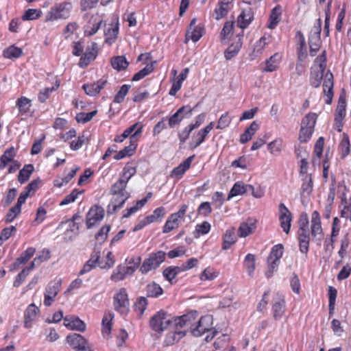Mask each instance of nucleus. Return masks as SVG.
<instances>
[{"instance_id": "34", "label": "nucleus", "mask_w": 351, "mask_h": 351, "mask_svg": "<svg viewBox=\"0 0 351 351\" xmlns=\"http://www.w3.org/2000/svg\"><path fill=\"white\" fill-rule=\"evenodd\" d=\"M114 318V315L111 313H106L104 315L101 321L102 330L101 333L104 337L110 338L112 327V319Z\"/></svg>"}, {"instance_id": "13", "label": "nucleus", "mask_w": 351, "mask_h": 351, "mask_svg": "<svg viewBox=\"0 0 351 351\" xmlns=\"http://www.w3.org/2000/svg\"><path fill=\"white\" fill-rule=\"evenodd\" d=\"M213 329V318L210 315L201 317L195 326L191 328V334L194 337H200L203 334L210 332Z\"/></svg>"}, {"instance_id": "29", "label": "nucleus", "mask_w": 351, "mask_h": 351, "mask_svg": "<svg viewBox=\"0 0 351 351\" xmlns=\"http://www.w3.org/2000/svg\"><path fill=\"white\" fill-rule=\"evenodd\" d=\"M195 155H192L182 162L178 167H175L171 172V177L177 179L182 178L185 172L191 167Z\"/></svg>"}, {"instance_id": "28", "label": "nucleus", "mask_w": 351, "mask_h": 351, "mask_svg": "<svg viewBox=\"0 0 351 351\" xmlns=\"http://www.w3.org/2000/svg\"><path fill=\"white\" fill-rule=\"evenodd\" d=\"M64 325L69 330L80 332L86 330V324L75 315H66L64 317Z\"/></svg>"}, {"instance_id": "62", "label": "nucleus", "mask_w": 351, "mask_h": 351, "mask_svg": "<svg viewBox=\"0 0 351 351\" xmlns=\"http://www.w3.org/2000/svg\"><path fill=\"white\" fill-rule=\"evenodd\" d=\"M136 173V167L133 166L131 163H127L123 169L122 174L120 178L125 180L128 183L129 180Z\"/></svg>"}, {"instance_id": "10", "label": "nucleus", "mask_w": 351, "mask_h": 351, "mask_svg": "<svg viewBox=\"0 0 351 351\" xmlns=\"http://www.w3.org/2000/svg\"><path fill=\"white\" fill-rule=\"evenodd\" d=\"M141 258L133 266L118 265L112 272L110 280L114 282L123 280L128 275H132L138 268Z\"/></svg>"}, {"instance_id": "61", "label": "nucleus", "mask_w": 351, "mask_h": 351, "mask_svg": "<svg viewBox=\"0 0 351 351\" xmlns=\"http://www.w3.org/2000/svg\"><path fill=\"white\" fill-rule=\"evenodd\" d=\"M269 36H262L256 43L254 46V53H256V56L261 55L264 51V49L268 46L269 44Z\"/></svg>"}, {"instance_id": "57", "label": "nucleus", "mask_w": 351, "mask_h": 351, "mask_svg": "<svg viewBox=\"0 0 351 351\" xmlns=\"http://www.w3.org/2000/svg\"><path fill=\"white\" fill-rule=\"evenodd\" d=\"M246 192L245 186L244 184L241 182H237L234 184L233 186L230 189V192L228 193V197L226 200L229 201L232 197L243 195Z\"/></svg>"}, {"instance_id": "63", "label": "nucleus", "mask_w": 351, "mask_h": 351, "mask_svg": "<svg viewBox=\"0 0 351 351\" xmlns=\"http://www.w3.org/2000/svg\"><path fill=\"white\" fill-rule=\"evenodd\" d=\"M154 66L153 62L147 64V65L143 69H142L141 70H140L138 72H137L136 73H135L133 75L132 80V81H138V80L144 78L145 76L148 75L149 74H150L154 71Z\"/></svg>"}, {"instance_id": "52", "label": "nucleus", "mask_w": 351, "mask_h": 351, "mask_svg": "<svg viewBox=\"0 0 351 351\" xmlns=\"http://www.w3.org/2000/svg\"><path fill=\"white\" fill-rule=\"evenodd\" d=\"M166 215L165 208L160 206L154 210L152 213L146 216L149 223L160 222Z\"/></svg>"}, {"instance_id": "42", "label": "nucleus", "mask_w": 351, "mask_h": 351, "mask_svg": "<svg viewBox=\"0 0 351 351\" xmlns=\"http://www.w3.org/2000/svg\"><path fill=\"white\" fill-rule=\"evenodd\" d=\"M308 45L310 55L313 57L319 51L321 47V37L318 34H310L308 36Z\"/></svg>"}, {"instance_id": "55", "label": "nucleus", "mask_w": 351, "mask_h": 351, "mask_svg": "<svg viewBox=\"0 0 351 351\" xmlns=\"http://www.w3.org/2000/svg\"><path fill=\"white\" fill-rule=\"evenodd\" d=\"M111 65L113 69L119 71L126 69L129 65V62L125 56H118L112 58Z\"/></svg>"}, {"instance_id": "2", "label": "nucleus", "mask_w": 351, "mask_h": 351, "mask_svg": "<svg viewBox=\"0 0 351 351\" xmlns=\"http://www.w3.org/2000/svg\"><path fill=\"white\" fill-rule=\"evenodd\" d=\"M317 117L316 113L311 112L302 119L298 134L300 143H306L311 140L315 131Z\"/></svg>"}, {"instance_id": "24", "label": "nucleus", "mask_w": 351, "mask_h": 351, "mask_svg": "<svg viewBox=\"0 0 351 351\" xmlns=\"http://www.w3.org/2000/svg\"><path fill=\"white\" fill-rule=\"evenodd\" d=\"M108 81L105 79H99L97 82L86 83L83 84L82 89L85 93L90 97L98 95L101 90L106 86Z\"/></svg>"}, {"instance_id": "26", "label": "nucleus", "mask_w": 351, "mask_h": 351, "mask_svg": "<svg viewBox=\"0 0 351 351\" xmlns=\"http://www.w3.org/2000/svg\"><path fill=\"white\" fill-rule=\"evenodd\" d=\"M130 197V194L112 195L110 202L107 207L108 214H113L121 209Z\"/></svg>"}, {"instance_id": "40", "label": "nucleus", "mask_w": 351, "mask_h": 351, "mask_svg": "<svg viewBox=\"0 0 351 351\" xmlns=\"http://www.w3.org/2000/svg\"><path fill=\"white\" fill-rule=\"evenodd\" d=\"M228 1L219 0L217 7L214 10V17L216 20H220L225 17L229 12Z\"/></svg>"}, {"instance_id": "30", "label": "nucleus", "mask_w": 351, "mask_h": 351, "mask_svg": "<svg viewBox=\"0 0 351 351\" xmlns=\"http://www.w3.org/2000/svg\"><path fill=\"white\" fill-rule=\"evenodd\" d=\"M282 60V54L279 52L275 53L274 55L265 60V66L263 69V71L274 72L277 71L280 67Z\"/></svg>"}, {"instance_id": "16", "label": "nucleus", "mask_w": 351, "mask_h": 351, "mask_svg": "<svg viewBox=\"0 0 351 351\" xmlns=\"http://www.w3.org/2000/svg\"><path fill=\"white\" fill-rule=\"evenodd\" d=\"M103 23L104 19L102 15L98 13L93 14L84 26L85 36H92L95 34Z\"/></svg>"}, {"instance_id": "15", "label": "nucleus", "mask_w": 351, "mask_h": 351, "mask_svg": "<svg viewBox=\"0 0 351 351\" xmlns=\"http://www.w3.org/2000/svg\"><path fill=\"white\" fill-rule=\"evenodd\" d=\"M279 221L280 227L286 234L290 232L292 215L284 203H280L278 206Z\"/></svg>"}, {"instance_id": "46", "label": "nucleus", "mask_w": 351, "mask_h": 351, "mask_svg": "<svg viewBox=\"0 0 351 351\" xmlns=\"http://www.w3.org/2000/svg\"><path fill=\"white\" fill-rule=\"evenodd\" d=\"M239 40L230 45L228 49L225 51L224 56L226 60H230L234 56H236L239 52L241 46H242V37L243 36V33L242 35H239Z\"/></svg>"}, {"instance_id": "22", "label": "nucleus", "mask_w": 351, "mask_h": 351, "mask_svg": "<svg viewBox=\"0 0 351 351\" xmlns=\"http://www.w3.org/2000/svg\"><path fill=\"white\" fill-rule=\"evenodd\" d=\"M257 220L253 217H248L245 221L241 223L238 228V235L241 238L246 237L253 234L256 229Z\"/></svg>"}, {"instance_id": "60", "label": "nucleus", "mask_w": 351, "mask_h": 351, "mask_svg": "<svg viewBox=\"0 0 351 351\" xmlns=\"http://www.w3.org/2000/svg\"><path fill=\"white\" fill-rule=\"evenodd\" d=\"M23 54V51L21 48L14 45L5 49L3 51V56L5 58L12 59L18 58Z\"/></svg>"}, {"instance_id": "54", "label": "nucleus", "mask_w": 351, "mask_h": 351, "mask_svg": "<svg viewBox=\"0 0 351 351\" xmlns=\"http://www.w3.org/2000/svg\"><path fill=\"white\" fill-rule=\"evenodd\" d=\"M182 271L180 267L179 266H169L165 268L162 271L164 278L172 283L173 280Z\"/></svg>"}, {"instance_id": "4", "label": "nucleus", "mask_w": 351, "mask_h": 351, "mask_svg": "<svg viewBox=\"0 0 351 351\" xmlns=\"http://www.w3.org/2000/svg\"><path fill=\"white\" fill-rule=\"evenodd\" d=\"M166 256L167 254L162 250L151 253L148 258L143 261L139 271L141 274H146L151 271L156 270L165 262Z\"/></svg>"}, {"instance_id": "59", "label": "nucleus", "mask_w": 351, "mask_h": 351, "mask_svg": "<svg viewBox=\"0 0 351 351\" xmlns=\"http://www.w3.org/2000/svg\"><path fill=\"white\" fill-rule=\"evenodd\" d=\"M211 230V225L207 221H204L201 223H198L195 226L194 231V237L198 238L200 236L209 233Z\"/></svg>"}, {"instance_id": "25", "label": "nucleus", "mask_w": 351, "mask_h": 351, "mask_svg": "<svg viewBox=\"0 0 351 351\" xmlns=\"http://www.w3.org/2000/svg\"><path fill=\"white\" fill-rule=\"evenodd\" d=\"M169 331L165 335L164 344L167 346L174 345L180 341L186 335V330H178L171 326Z\"/></svg>"}, {"instance_id": "12", "label": "nucleus", "mask_w": 351, "mask_h": 351, "mask_svg": "<svg viewBox=\"0 0 351 351\" xmlns=\"http://www.w3.org/2000/svg\"><path fill=\"white\" fill-rule=\"evenodd\" d=\"M71 4L68 2H63L54 8H52L48 12L47 21H53L59 19H66L69 16Z\"/></svg>"}, {"instance_id": "3", "label": "nucleus", "mask_w": 351, "mask_h": 351, "mask_svg": "<svg viewBox=\"0 0 351 351\" xmlns=\"http://www.w3.org/2000/svg\"><path fill=\"white\" fill-rule=\"evenodd\" d=\"M284 250L283 245L280 243L276 244L271 247L267 258V268L265 271V276L267 278H270L274 272L278 270L280 261L284 253Z\"/></svg>"}, {"instance_id": "11", "label": "nucleus", "mask_w": 351, "mask_h": 351, "mask_svg": "<svg viewBox=\"0 0 351 351\" xmlns=\"http://www.w3.org/2000/svg\"><path fill=\"white\" fill-rule=\"evenodd\" d=\"M197 19L193 18L189 24L188 29L185 35V43H186L189 40L193 42H197L205 34L204 25L202 23L196 25Z\"/></svg>"}, {"instance_id": "47", "label": "nucleus", "mask_w": 351, "mask_h": 351, "mask_svg": "<svg viewBox=\"0 0 351 351\" xmlns=\"http://www.w3.org/2000/svg\"><path fill=\"white\" fill-rule=\"evenodd\" d=\"M302 184L301 186V195L309 196L313 189L312 175H304L302 178Z\"/></svg>"}, {"instance_id": "49", "label": "nucleus", "mask_w": 351, "mask_h": 351, "mask_svg": "<svg viewBox=\"0 0 351 351\" xmlns=\"http://www.w3.org/2000/svg\"><path fill=\"white\" fill-rule=\"evenodd\" d=\"M208 134L202 129H200L197 132L194 133L192 136L191 141L189 143L191 149H194L198 147L204 142Z\"/></svg>"}, {"instance_id": "48", "label": "nucleus", "mask_w": 351, "mask_h": 351, "mask_svg": "<svg viewBox=\"0 0 351 351\" xmlns=\"http://www.w3.org/2000/svg\"><path fill=\"white\" fill-rule=\"evenodd\" d=\"M237 241L234 230L233 228L226 230L223 237L222 243V249L228 250Z\"/></svg>"}, {"instance_id": "23", "label": "nucleus", "mask_w": 351, "mask_h": 351, "mask_svg": "<svg viewBox=\"0 0 351 351\" xmlns=\"http://www.w3.org/2000/svg\"><path fill=\"white\" fill-rule=\"evenodd\" d=\"M254 19V14L252 8L250 7L243 8L237 16V27L242 29H246L253 21Z\"/></svg>"}, {"instance_id": "56", "label": "nucleus", "mask_w": 351, "mask_h": 351, "mask_svg": "<svg viewBox=\"0 0 351 351\" xmlns=\"http://www.w3.org/2000/svg\"><path fill=\"white\" fill-rule=\"evenodd\" d=\"M34 170L33 165H25L22 169L19 171L18 175V181L21 184L26 182L30 178L31 174Z\"/></svg>"}, {"instance_id": "64", "label": "nucleus", "mask_w": 351, "mask_h": 351, "mask_svg": "<svg viewBox=\"0 0 351 351\" xmlns=\"http://www.w3.org/2000/svg\"><path fill=\"white\" fill-rule=\"evenodd\" d=\"M218 275L219 273L214 268L208 267L199 274V279L202 281L213 280Z\"/></svg>"}, {"instance_id": "44", "label": "nucleus", "mask_w": 351, "mask_h": 351, "mask_svg": "<svg viewBox=\"0 0 351 351\" xmlns=\"http://www.w3.org/2000/svg\"><path fill=\"white\" fill-rule=\"evenodd\" d=\"M284 148V141L282 138H276L267 144V149L273 156H279Z\"/></svg>"}, {"instance_id": "33", "label": "nucleus", "mask_w": 351, "mask_h": 351, "mask_svg": "<svg viewBox=\"0 0 351 351\" xmlns=\"http://www.w3.org/2000/svg\"><path fill=\"white\" fill-rule=\"evenodd\" d=\"M189 73V69L185 68L182 69L179 75L173 80L171 88L169 90L170 95H176V94L181 89L182 83L186 79Z\"/></svg>"}, {"instance_id": "27", "label": "nucleus", "mask_w": 351, "mask_h": 351, "mask_svg": "<svg viewBox=\"0 0 351 351\" xmlns=\"http://www.w3.org/2000/svg\"><path fill=\"white\" fill-rule=\"evenodd\" d=\"M39 308L34 304H29L24 313V326L31 328L38 319Z\"/></svg>"}, {"instance_id": "37", "label": "nucleus", "mask_w": 351, "mask_h": 351, "mask_svg": "<svg viewBox=\"0 0 351 351\" xmlns=\"http://www.w3.org/2000/svg\"><path fill=\"white\" fill-rule=\"evenodd\" d=\"M59 86L60 80L58 77L51 73L47 74V77H45V99L48 97L50 93L58 89Z\"/></svg>"}, {"instance_id": "58", "label": "nucleus", "mask_w": 351, "mask_h": 351, "mask_svg": "<svg viewBox=\"0 0 351 351\" xmlns=\"http://www.w3.org/2000/svg\"><path fill=\"white\" fill-rule=\"evenodd\" d=\"M243 266L249 276H252L256 267L255 256L252 254H247L243 261Z\"/></svg>"}, {"instance_id": "7", "label": "nucleus", "mask_w": 351, "mask_h": 351, "mask_svg": "<svg viewBox=\"0 0 351 351\" xmlns=\"http://www.w3.org/2000/svg\"><path fill=\"white\" fill-rule=\"evenodd\" d=\"M171 320L164 310L156 313L149 320V326L158 333H162L169 326H171Z\"/></svg>"}, {"instance_id": "53", "label": "nucleus", "mask_w": 351, "mask_h": 351, "mask_svg": "<svg viewBox=\"0 0 351 351\" xmlns=\"http://www.w3.org/2000/svg\"><path fill=\"white\" fill-rule=\"evenodd\" d=\"M36 261V258H35L30 264L29 266L24 268L16 277L13 285L15 287H19L22 283L24 282L26 276L29 274V271L33 269L34 267L35 262Z\"/></svg>"}, {"instance_id": "36", "label": "nucleus", "mask_w": 351, "mask_h": 351, "mask_svg": "<svg viewBox=\"0 0 351 351\" xmlns=\"http://www.w3.org/2000/svg\"><path fill=\"white\" fill-rule=\"evenodd\" d=\"M136 147V141H130V145L125 146L123 149L117 152V154L114 156V158L116 160H119L125 157L132 156L135 153Z\"/></svg>"}, {"instance_id": "50", "label": "nucleus", "mask_w": 351, "mask_h": 351, "mask_svg": "<svg viewBox=\"0 0 351 351\" xmlns=\"http://www.w3.org/2000/svg\"><path fill=\"white\" fill-rule=\"evenodd\" d=\"M148 305V301L147 298L141 296L136 298L134 304V311L138 315V317L141 318L144 314Z\"/></svg>"}, {"instance_id": "43", "label": "nucleus", "mask_w": 351, "mask_h": 351, "mask_svg": "<svg viewBox=\"0 0 351 351\" xmlns=\"http://www.w3.org/2000/svg\"><path fill=\"white\" fill-rule=\"evenodd\" d=\"M340 158L345 159L350 153V142L348 134H343L339 145Z\"/></svg>"}, {"instance_id": "45", "label": "nucleus", "mask_w": 351, "mask_h": 351, "mask_svg": "<svg viewBox=\"0 0 351 351\" xmlns=\"http://www.w3.org/2000/svg\"><path fill=\"white\" fill-rule=\"evenodd\" d=\"M128 182H126L125 180L119 178L118 180L111 186L110 194L112 195L130 194L125 191Z\"/></svg>"}, {"instance_id": "5", "label": "nucleus", "mask_w": 351, "mask_h": 351, "mask_svg": "<svg viewBox=\"0 0 351 351\" xmlns=\"http://www.w3.org/2000/svg\"><path fill=\"white\" fill-rule=\"evenodd\" d=\"M114 309L123 316L127 315L130 312V300L128 291L125 288L119 289L113 296Z\"/></svg>"}, {"instance_id": "21", "label": "nucleus", "mask_w": 351, "mask_h": 351, "mask_svg": "<svg viewBox=\"0 0 351 351\" xmlns=\"http://www.w3.org/2000/svg\"><path fill=\"white\" fill-rule=\"evenodd\" d=\"M66 341L73 349L76 350L84 351L88 348L87 340L80 334L69 335L66 337Z\"/></svg>"}, {"instance_id": "31", "label": "nucleus", "mask_w": 351, "mask_h": 351, "mask_svg": "<svg viewBox=\"0 0 351 351\" xmlns=\"http://www.w3.org/2000/svg\"><path fill=\"white\" fill-rule=\"evenodd\" d=\"M295 37L298 39L296 43L298 58L300 61H302L307 57L306 40L304 34L300 31L296 32Z\"/></svg>"}, {"instance_id": "8", "label": "nucleus", "mask_w": 351, "mask_h": 351, "mask_svg": "<svg viewBox=\"0 0 351 351\" xmlns=\"http://www.w3.org/2000/svg\"><path fill=\"white\" fill-rule=\"evenodd\" d=\"M198 317L197 311H191L186 314L176 317L171 321V326L178 330H185V328H193V326L196 323Z\"/></svg>"}, {"instance_id": "17", "label": "nucleus", "mask_w": 351, "mask_h": 351, "mask_svg": "<svg viewBox=\"0 0 351 351\" xmlns=\"http://www.w3.org/2000/svg\"><path fill=\"white\" fill-rule=\"evenodd\" d=\"M104 217V210L101 206L95 205L92 206L86 215V226L90 228L96 223L103 219Z\"/></svg>"}, {"instance_id": "41", "label": "nucleus", "mask_w": 351, "mask_h": 351, "mask_svg": "<svg viewBox=\"0 0 351 351\" xmlns=\"http://www.w3.org/2000/svg\"><path fill=\"white\" fill-rule=\"evenodd\" d=\"M346 114V100L344 96L340 95L335 117V122L343 121Z\"/></svg>"}, {"instance_id": "19", "label": "nucleus", "mask_w": 351, "mask_h": 351, "mask_svg": "<svg viewBox=\"0 0 351 351\" xmlns=\"http://www.w3.org/2000/svg\"><path fill=\"white\" fill-rule=\"evenodd\" d=\"M98 55L97 45L93 43L90 46L88 47L84 53L81 55L78 65L81 68L86 67L92 61H93Z\"/></svg>"}, {"instance_id": "9", "label": "nucleus", "mask_w": 351, "mask_h": 351, "mask_svg": "<svg viewBox=\"0 0 351 351\" xmlns=\"http://www.w3.org/2000/svg\"><path fill=\"white\" fill-rule=\"evenodd\" d=\"M194 108L195 107L192 108L189 105L182 106L171 116L165 117L167 118L169 128H174L178 126L184 118L192 114Z\"/></svg>"}, {"instance_id": "1", "label": "nucleus", "mask_w": 351, "mask_h": 351, "mask_svg": "<svg viewBox=\"0 0 351 351\" xmlns=\"http://www.w3.org/2000/svg\"><path fill=\"white\" fill-rule=\"evenodd\" d=\"M324 77L323 82V93L326 97L325 102L327 104H330L333 97V88H334V80L333 74L328 70L326 73L319 72L315 74L313 77H311L310 83L311 85L314 88H318L321 85V80Z\"/></svg>"}, {"instance_id": "6", "label": "nucleus", "mask_w": 351, "mask_h": 351, "mask_svg": "<svg viewBox=\"0 0 351 351\" xmlns=\"http://www.w3.org/2000/svg\"><path fill=\"white\" fill-rule=\"evenodd\" d=\"M188 210V205L184 204L181 205L179 210L173 213H171L162 227V232L164 234L169 233L172 230L178 228L182 220L184 219L186 213Z\"/></svg>"}, {"instance_id": "18", "label": "nucleus", "mask_w": 351, "mask_h": 351, "mask_svg": "<svg viewBox=\"0 0 351 351\" xmlns=\"http://www.w3.org/2000/svg\"><path fill=\"white\" fill-rule=\"evenodd\" d=\"M119 32V23L118 17L112 19L108 27L104 31L105 43L111 45L117 40Z\"/></svg>"}, {"instance_id": "39", "label": "nucleus", "mask_w": 351, "mask_h": 351, "mask_svg": "<svg viewBox=\"0 0 351 351\" xmlns=\"http://www.w3.org/2000/svg\"><path fill=\"white\" fill-rule=\"evenodd\" d=\"M282 14V7L280 5H276L271 11L269 18L268 27L271 29L276 28L280 21Z\"/></svg>"}, {"instance_id": "38", "label": "nucleus", "mask_w": 351, "mask_h": 351, "mask_svg": "<svg viewBox=\"0 0 351 351\" xmlns=\"http://www.w3.org/2000/svg\"><path fill=\"white\" fill-rule=\"evenodd\" d=\"M146 296L147 298H157L164 293L163 289L160 285L153 281L145 287Z\"/></svg>"}, {"instance_id": "14", "label": "nucleus", "mask_w": 351, "mask_h": 351, "mask_svg": "<svg viewBox=\"0 0 351 351\" xmlns=\"http://www.w3.org/2000/svg\"><path fill=\"white\" fill-rule=\"evenodd\" d=\"M271 312L274 320H280L285 314V300L279 293H276V297L272 300Z\"/></svg>"}, {"instance_id": "20", "label": "nucleus", "mask_w": 351, "mask_h": 351, "mask_svg": "<svg viewBox=\"0 0 351 351\" xmlns=\"http://www.w3.org/2000/svg\"><path fill=\"white\" fill-rule=\"evenodd\" d=\"M62 280L59 278H55L50 282L47 287V294H45V306H50L54 301L56 295L60 290Z\"/></svg>"}, {"instance_id": "35", "label": "nucleus", "mask_w": 351, "mask_h": 351, "mask_svg": "<svg viewBox=\"0 0 351 351\" xmlns=\"http://www.w3.org/2000/svg\"><path fill=\"white\" fill-rule=\"evenodd\" d=\"M258 128L259 124L255 121H252L250 126L247 127L244 132L240 136L239 142L241 144H245L250 141L256 134Z\"/></svg>"}, {"instance_id": "32", "label": "nucleus", "mask_w": 351, "mask_h": 351, "mask_svg": "<svg viewBox=\"0 0 351 351\" xmlns=\"http://www.w3.org/2000/svg\"><path fill=\"white\" fill-rule=\"evenodd\" d=\"M311 234L315 237L318 234H323L320 214L317 210H314L311 214Z\"/></svg>"}, {"instance_id": "51", "label": "nucleus", "mask_w": 351, "mask_h": 351, "mask_svg": "<svg viewBox=\"0 0 351 351\" xmlns=\"http://www.w3.org/2000/svg\"><path fill=\"white\" fill-rule=\"evenodd\" d=\"M80 169V168L78 166H75L63 178L55 180L54 185L58 187H61L68 184L75 177Z\"/></svg>"}]
</instances>
